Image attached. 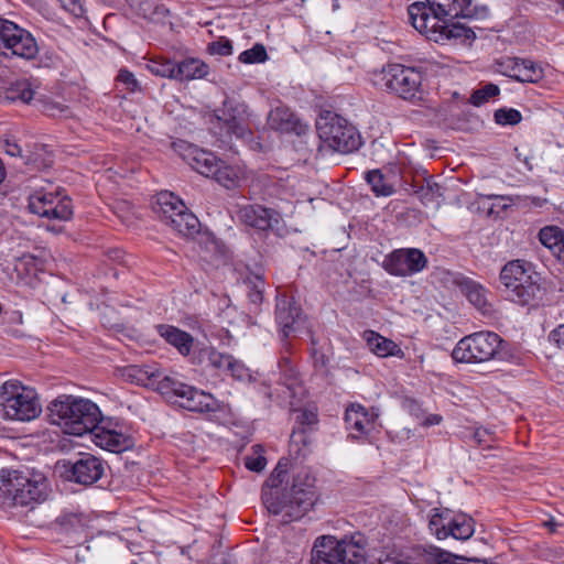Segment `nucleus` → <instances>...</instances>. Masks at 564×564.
<instances>
[{"label":"nucleus","instance_id":"nucleus-1","mask_svg":"<svg viewBox=\"0 0 564 564\" xmlns=\"http://www.w3.org/2000/svg\"><path fill=\"white\" fill-rule=\"evenodd\" d=\"M473 0H425L409 6L413 28L430 41L444 44L449 41L473 40L475 32L456 22V18L479 19L487 17L486 7L473 6Z\"/></svg>","mask_w":564,"mask_h":564},{"label":"nucleus","instance_id":"nucleus-2","mask_svg":"<svg viewBox=\"0 0 564 564\" xmlns=\"http://www.w3.org/2000/svg\"><path fill=\"white\" fill-rule=\"evenodd\" d=\"M290 459L282 457L262 487V501L270 513L285 512L290 521L301 519L315 503V478L305 469L293 476L290 489L286 482Z\"/></svg>","mask_w":564,"mask_h":564},{"label":"nucleus","instance_id":"nucleus-3","mask_svg":"<svg viewBox=\"0 0 564 564\" xmlns=\"http://www.w3.org/2000/svg\"><path fill=\"white\" fill-rule=\"evenodd\" d=\"M47 409L51 423L70 435L91 433L102 424L99 408L88 399L64 394L53 400Z\"/></svg>","mask_w":564,"mask_h":564},{"label":"nucleus","instance_id":"nucleus-4","mask_svg":"<svg viewBox=\"0 0 564 564\" xmlns=\"http://www.w3.org/2000/svg\"><path fill=\"white\" fill-rule=\"evenodd\" d=\"M47 495L48 485L43 474L0 470V506H29L46 500Z\"/></svg>","mask_w":564,"mask_h":564},{"label":"nucleus","instance_id":"nucleus-5","mask_svg":"<svg viewBox=\"0 0 564 564\" xmlns=\"http://www.w3.org/2000/svg\"><path fill=\"white\" fill-rule=\"evenodd\" d=\"M499 279L507 297L517 304L530 305L542 299L541 275L529 262H508L502 267Z\"/></svg>","mask_w":564,"mask_h":564},{"label":"nucleus","instance_id":"nucleus-6","mask_svg":"<svg viewBox=\"0 0 564 564\" xmlns=\"http://www.w3.org/2000/svg\"><path fill=\"white\" fill-rule=\"evenodd\" d=\"M356 540L323 535L318 538L312 550V564H367L365 546Z\"/></svg>","mask_w":564,"mask_h":564},{"label":"nucleus","instance_id":"nucleus-7","mask_svg":"<svg viewBox=\"0 0 564 564\" xmlns=\"http://www.w3.org/2000/svg\"><path fill=\"white\" fill-rule=\"evenodd\" d=\"M316 130L321 141L334 151L350 153L361 145V137L357 129L330 110L319 112Z\"/></svg>","mask_w":564,"mask_h":564},{"label":"nucleus","instance_id":"nucleus-8","mask_svg":"<svg viewBox=\"0 0 564 564\" xmlns=\"http://www.w3.org/2000/svg\"><path fill=\"white\" fill-rule=\"evenodd\" d=\"M0 399V411L9 420L31 421L41 411L34 390L15 380L1 386Z\"/></svg>","mask_w":564,"mask_h":564},{"label":"nucleus","instance_id":"nucleus-9","mask_svg":"<svg viewBox=\"0 0 564 564\" xmlns=\"http://www.w3.org/2000/svg\"><path fill=\"white\" fill-rule=\"evenodd\" d=\"M220 113L212 121V131L218 135L219 148L231 149V138L247 139L252 134L248 123V107L245 104L225 101Z\"/></svg>","mask_w":564,"mask_h":564},{"label":"nucleus","instance_id":"nucleus-10","mask_svg":"<svg viewBox=\"0 0 564 564\" xmlns=\"http://www.w3.org/2000/svg\"><path fill=\"white\" fill-rule=\"evenodd\" d=\"M422 74L414 67L389 64L378 74L376 84L404 100L421 98Z\"/></svg>","mask_w":564,"mask_h":564},{"label":"nucleus","instance_id":"nucleus-11","mask_svg":"<svg viewBox=\"0 0 564 564\" xmlns=\"http://www.w3.org/2000/svg\"><path fill=\"white\" fill-rule=\"evenodd\" d=\"M502 339L492 332H478L462 338L452 357L457 362H485L497 355Z\"/></svg>","mask_w":564,"mask_h":564},{"label":"nucleus","instance_id":"nucleus-12","mask_svg":"<svg viewBox=\"0 0 564 564\" xmlns=\"http://www.w3.org/2000/svg\"><path fill=\"white\" fill-rule=\"evenodd\" d=\"M56 468L64 479L79 485L90 486L102 477L105 463L91 454H83L74 462L70 459L58 462Z\"/></svg>","mask_w":564,"mask_h":564},{"label":"nucleus","instance_id":"nucleus-13","mask_svg":"<svg viewBox=\"0 0 564 564\" xmlns=\"http://www.w3.org/2000/svg\"><path fill=\"white\" fill-rule=\"evenodd\" d=\"M0 48L11 51L12 55L33 59L39 46L33 35L17 23L0 17Z\"/></svg>","mask_w":564,"mask_h":564},{"label":"nucleus","instance_id":"nucleus-14","mask_svg":"<svg viewBox=\"0 0 564 564\" xmlns=\"http://www.w3.org/2000/svg\"><path fill=\"white\" fill-rule=\"evenodd\" d=\"M29 209L32 214L48 219L66 221L73 216L72 200L59 193L36 191L29 197Z\"/></svg>","mask_w":564,"mask_h":564},{"label":"nucleus","instance_id":"nucleus-15","mask_svg":"<svg viewBox=\"0 0 564 564\" xmlns=\"http://www.w3.org/2000/svg\"><path fill=\"white\" fill-rule=\"evenodd\" d=\"M426 265V256L416 248L395 249L387 254L382 262V268L395 276L413 275L421 272Z\"/></svg>","mask_w":564,"mask_h":564},{"label":"nucleus","instance_id":"nucleus-16","mask_svg":"<svg viewBox=\"0 0 564 564\" xmlns=\"http://www.w3.org/2000/svg\"><path fill=\"white\" fill-rule=\"evenodd\" d=\"M178 234L194 241L200 249H207L214 242V237L207 230H202V224L196 215L188 210L178 197Z\"/></svg>","mask_w":564,"mask_h":564},{"label":"nucleus","instance_id":"nucleus-17","mask_svg":"<svg viewBox=\"0 0 564 564\" xmlns=\"http://www.w3.org/2000/svg\"><path fill=\"white\" fill-rule=\"evenodd\" d=\"M498 65L502 75L520 83H538L543 78L542 67L531 59L508 57Z\"/></svg>","mask_w":564,"mask_h":564},{"label":"nucleus","instance_id":"nucleus-18","mask_svg":"<svg viewBox=\"0 0 564 564\" xmlns=\"http://www.w3.org/2000/svg\"><path fill=\"white\" fill-rule=\"evenodd\" d=\"M237 216L241 223L257 230L274 229L280 221V214L259 204H249L240 207Z\"/></svg>","mask_w":564,"mask_h":564},{"label":"nucleus","instance_id":"nucleus-19","mask_svg":"<svg viewBox=\"0 0 564 564\" xmlns=\"http://www.w3.org/2000/svg\"><path fill=\"white\" fill-rule=\"evenodd\" d=\"M178 408L192 412H212L216 410V401L212 394L203 390L178 383Z\"/></svg>","mask_w":564,"mask_h":564},{"label":"nucleus","instance_id":"nucleus-20","mask_svg":"<svg viewBox=\"0 0 564 564\" xmlns=\"http://www.w3.org/2000/svg\"><path fill=\"white\" fill-rule=\"evenodd\" d=\"M301 316V307L293 297L285 294L276 296L275 321L281 327L284 338H288L295 330V324Z\"/></svg>","mask_w":564,"mask_h":564},{"label":"nucleus","instance_id":"nucleus-21","mask_svg":"<svg viewBox=\"0 0 564 564\" xmlns=\"http://www.w3.org/2000/svg\"><path fill=\"white\" fill-rule=\"evenodd\" d=\"M210 343L208 338L193 337L178 329V354L192 366H200L206 359Z\"/></svg>","mask_w":564,"mask_h":564},{"label":"nucleus","instance_id":"nucleus-22","mask_svg":"<svg viewBox=\"0 0 564 564\" xmlns=\"http://www.w3.org/2000/svg\"><path fill=\"white\" fill-rule=\"evenodd\" d=\"M268 124L271 129L301 135L305 132L306 126L285 106H278L268 115Z\"/></svg>","mask_w":564,"mask_h":564},{"label":"nucleus","instance_id":"nucleus-23","mask_svg":"<svg viewBox=\"0 0 564 564\" xmlns=\"http://www.w3.org/2000/svg\"><path fill=\"white\" fill-rule=\"evenodd\" d=\"M453 283L460 290L469 303L482 314L491 312V305L487 300V292L481 284L464 275L455 276Z\"/></svg>","mask_w":564,"mask_h":564},{"label":"nucleus","instance_id":"nucleus-24","mask_svg":"<svg viewBox=\"0 0 564 564\" xmlns=\"http://www.w3.org/2000/svg\"><path fill=\"white\" fill-rule=\"evenodd\" d=\"M183 161L194 171L199 174L209 177L213 174L215 166H217L219 159H217L212 152L197 149L187 148V153H180Z\"/></svg>","mask_w":564,"mask_h":564},{"label":"nucleus","instance_id":"nucleus-25","mask_svg":"<svg viewBox=\"0 0 564 564\" xmlns=\"http://www.w3.org/2000/svg\"><path fill=\"white\" fill-rule=\"evenodd\" d=\"M153 213L158 218L172 227H174L176 215V196L171 191H161L152 199L151 203Z\"/></svg>","mask_w":564,"mask_h":564},{"label":"nucleus","instance_id":"nucleus-26","mask_svg":"<svg viewBox=\"0 0 564 564\" xmlns=\"http://www.w3.org/2000/svg\"><path fill=\"white\" fill-rule=\"evenodd\" d=\"M317 422L318 417L315 412L308 410L301 411L296 416V426L291 434V443L304 446L311 444L310 435Z\"/></svg>","mask_w":564,"mask_h":564},{"label":"nucleus","instance_id":"nucleus-27","mask_svg":"<svg viewBox=\"0 0 564 564\" xmlns=\"http://www.w3.org/2000/svg\"><path fill=\"white\" fill-rule=\"evenodd\" d=\"M365 338L369 349L378 357L402 356L401 348L391 339L381 336L376 332H366Z\"/></svg>","mask_w":564,"mask_h":564},{"label":"nucleus","instance_id":"nucleus-28","mask_svg":"<svg viewBox=\"0 0 564 564\" xmlns=\"http://www.w3.org/2000/svg\"><path fill=\"white\" fill-rule=\"evenodd\" d=\"M475 532V521L466 513H457L451 516L448 528L446 529L447 538L466 541L473 536Z\"/></svg>","mask_w":564,"mask_h":564},{"label":"nucleus","instance_id":"nucleus-29","mask_svg":"<svg viewBox=\"0 0 564 564\" xmlns=\"http://www.w3.org/2000/svg\"><path fill=\"white\" fill-rule=\"evenodd\" d=\"M279 368L281 382L288 388L291 397H296L302 391V380L293 361L283 356L279 361Z\"/></svg>","mask_w":564,"mask_h":564},{"label":"nucleus","instance_id":"nucleus-30","mask_svg":"<svg viewBox=\"0 0 564 564\" xmlns=\"http://www.w3.org/2000/svg\"><path fill=\"white\" fill-rule=\"evenodd\" d=\"M150 387L158 391L163 399L174 404L176 402V382L172 375H163L162 371H152Z\"/></svg>","mask_w":564,"mask_h":564},{"label":"nucleus","instance_id":"nucleus-31","mask_svg":"<svg viewBox=\"0 0 564 564\" xmlns=\"http://www.w3.org/2000/svg\"><path fill=\"white\" fill-rule=\"evenodd\" d=\"M34 95L35 90L32 88L31 83L28 79H21L10 84L0 97L7 101L29 104L34 98Z\"/></svg>","mask_w":564,"mask_h":564},{"label":"nucleus","instance_id":"nucleus-32","mask_svg":"<svg viewBox=\"0 0 564 564\" xmlns=\"http://www.w3.org/2000/svg\"><path fill=\"white\" fill-rule=\"evenodd\" d=\"M452 510L445 509H433L429 521V529L437 540H444L447 538L446 529L451 520Z\"/></svg>","mask_w":564,"mask_h":564},{"label":"nucleus","instance_id":"nucleus-33","mask_svg":"<svg viewBox=\"0 0 564 564\" xmlns=\"http://www.w3.org/2000/svg\"><path fill=\"white\" fill-rule=\"evenodd\" d=\"M208 73V66L195 58H186L182 62H178V79H198L203 78Z\"/></svg>","mask_w":564,"mask_h":564},{"label":"nucleus","instance_id":"nucleus-34","mask_svg":"<svg viewBox=\"0 0 564 564\" xmlns=\"http://www.w3.org/2000/svg\"><path fill=\"white\" fill-rule=\"evenodd\" d=\"M218 184L227 189L235 188L239 183L238 173L236 170L227 165L224 161L219 160L217 166H215L213 174H210Z\"/></svg>","mask_w":564,"mask_h":564},{"label":"nucleus","instance_id":"nucleus-35","mask_svg":"<svg viewBox=\"0 0 564 564\" xmlns=\"http://www.w3.org/2000/svg\"><path fill=\"white\" fill-rule=\"evenodd\" d=\"M539 240L555 254L564 242V231L556 226H546L539 231Z\"/></svg>","mask_w":564,"mask_h":564},{"label":"nucleus","instance_id":"nucleus-36","mask_svg":"<svg viewBox=\"0 0 564 564\" xmlns=\"http://www.w3.org/2000/svg\"><path fill=\"white\" fill-rule=\"evenodd\" d=\"M93 432L96 433V437L100 440V445L105 446L107 449L111 452H120L123 449V438L122 435L108 430L106 426L101 424L98 425V429H95Z\"/></svg>","mask_w":564,"mask_h":564},{"label":"nucleus","instance_id":"nucleus-37","mask_svg":"<svg viewBox=\"0 0 564 564\" xmlns=\"http://www.w3.org/2000/svg\"><path fill=\"white\" fill-rule=\"evenodd\" d=\"M365 178L376 196H390L394 193L393 186L386 182L380 170L368 171Z\"/></svg>","mask_w":564,"mask_h":564},{"label":"nucleus","instance_id":"nucleus-38","mask_svg":"<svg viewBox=\"0 0 564 564\" xmlns=\"http://www.w3.org/2000/svg\"><path fill=\"white\" fill-rule=\"evenodd\" d=\"M147 67L156 76L173 78L176 69V63L171 58L161 56L151 58Z\"/></svg>","mask_w":564,"mask_h":564},{"label":"nucleus","instance_id":"nucleus-39","mask_svg":"<svg viewBox=\"0 0 564 564\" xmlns=\"http://www.w3.org/2000/svg\"><path fill=\"white\" fill-rule=\"evenodd\" d=\"M181 333L188 334L193 337L208 338L204 323L194 315H185L178 321Z\"/></svg>","mask_w":564,"mask_h":564},{"label":"nucleus","instance_id":"nucleus-40","mask_svg":"<svg viewBox=\"0 0 564 564\" xmlns=\"http://www.w3.org/2000/svg\"><path fill=\"white\" fill-rule=\"evenodd\" d=\"M248 288V299L252 304L259 305L263 300L265 282L260 275L248 276L245 280Z\"/></svg>","mask_w":564,"mask_h":564},{"label":"nucleus","instance_id":"nucleus-41","mask_svg":"<svg viewBox=\"0 0 564 564\" xmlns=\"http://www.w3.org/2000/svg\"><path fill=\"white\" fill-rule=\"evenodd\" d=\"M500 94L498 85L488 83L484 87L476 89L470 96V104L479 107L487 102L489 98L496 97Z\"/></svg>","mask_w":564,"mask_h":564},{"label":"nucleus","instance_id":"nucleus-42","mask_svg":"<svg viewBox=\"0 0 564 564\" xmlns=\"http://www.w3.org/2000/svg\"><path fill=\"white\" fill-rule=\"evenodd\" d=\"M375 417L362 406V411H359V419L354 429L355 433H350L352 438H360L368 434L373 429Z\"/></svg>","mask_w":564,"mask_h":564},{"label":"nucleus","instance_id":"nucleus-43","mask_svg":"<svg viewBox=\"0 0 564 564\" xmlns=\"http://www.w3.org/2000/svg\"><path fill=\"white\" fill-rule=\"evenodd\" d=\"M494 118L497 124L516 126L522 120V115L517 109L503 107L495 111Z\"/></svg>","mask_w":564,"mask_h":564},{"label":"nucleus","instance_id":"nucleus-44","mask_svg":"<svg viewBox=\"0 0 564 564\" xmlns=\"http://www.w3.org/2000/svg\"><path fill=\"white\" fill-rule=\"evenodd\" d=\"M252 452V455L245 457V465L249 470L260 473L267 465V458L263 456V447L259 444L253 445Z\"/></svg>","mask_w":564,"mask_h":564},{"label":"nucleus","instance_id":"nucleus-45","mask_svg":"<svg viewBox=\"0 0 564 564\" xmlns=\"http://www.w3.org/2000/svg\"><path fill=\"white\" fill-rule=\"evenodd\" d=\"M268 58L265 47L262 44H254L250 50L239 55V61L245 64L262 63Z\"/></svg>","mask_w":564,"mask_h":564},{"label":"nucleus","instance_id":"nucleus-46","mask_svg":"<svg viewBox=\"0 0 564 564\" xmlns=\"http://www.w3.org/2000/svg\"><path fill=\"white\" fill-rule=\"evenodd\" d=\"M206 358L208 359L209 365L213 368L226 372L228 366L230 365L232 356L220 352L209 345Z\"/></svg>","mask_w":564,"mask_h":564},{"label":"nucleus","instance_id":"nucleus-47","mask_svg":"<svg viewBox=\"0 0 564 564\" xmlns=\"http://www.w3.org/2000/svg\"><path fill=\"white\" fill-rule=\"evenodd\" d=\"M127 376L131 381L145 386H150L152 379V372L141 369L138 366L127 368Z\"/></svg>","mask_w":564,"mask_h":564},{"label":"nucleus","instance_id":"nucleus-48","mask_svg":"<svg viewBox=\"0 0 564 564\" xmlns=\"http://www.w3.org/2000/svg\"><path fill=\"white\" fill-rule=\"evenodd\" d=\"M117 82L124 85L126 89L130 93H134L140 89L139 82L134 75L126 68L119 70Z\"/></svg>","mask_w":564,"mask_h":564},{"label":"nucleus","instance_id":"nucleus-49","mask_svg":"<svg viewBox=\"0 0 564 564\" xmlns=\"http://www.w3.org/2000/svg\"><path fill=\"white\" fill-rule=\"evenodd\" d=\"M208 52L220 56L230 55L232 53L231 42L229 40L214 41L208 45Z\"/></svg>","mask_w":564,"mask_h":564},{"label":"nucleus","instance_id":"nucleus-50","mask_svg":"<svg viewBox=\"0 0 564 564\" xmlns=\"http://www.w3.org/2000/svg\"><path fill=\"white\" fill-rule=\"evenodd\" d=\"M312 345H313V347L311 349V356L313 359L314 368L317 370H326V368L329 364L328 357L324 352H322L315 348V345H316L315 339H312Z\"/></svg>","mask_w":564,"mask_h":564},{"label":"nucleus","instance_id":"nucleus-51","mask_svg":"<svg viewBox=\"0 0 564 564\" xmlns=\"http://www.w3.org/2000/svg\"><path fill=\"white\" fill-rule=\"evenodd\" d=\"M359 411H362V405L360 404H351L346 409L345 422L348 430L354 431L359 419Z\"/></svg>","mask_w":564,"mask_h":564},{"label":"nucleus","instance_id":"nucleus-52","mask_svg":"<svg viewBox=\"0 0 564 564\" xmlns=\"http://www.w3.org/2000/svg\"><path fill=\"white\" fill-rule=\"evenodd\" d=\"M156 329L161 337L165 338L169 344L176 347V328L174 326L160 324L156 326Z\"/></svg>","mask_w":564,"mask_h":564},{"label":"nucleus","instance_id":"nucleus-53","mask_svg":"<svg viewBox=\"0 0 564 564\" xmlns=\"http://www.w3.org/2000/svg\"><path fill=\"white\" fill-rule=\"evenodd\" d=\"M225 373H228L231 377L241 380L247 376V369L241 362H239L232 357L230 360V365L228 366Z\"/></svg>","mask_w":564,"mask_h":564},{"label":"nucleus","instance_id":"nucleus-54","mask_svg":"<svg viewBox=\"0 0 564 564\" xmlns=\"http://www.w3.org/2000/svg\"><path fill=\"white\" fill-rule=\"evenodd\" d=\"M64 8L68 12H70L73 15H75L76 18H80L85 13V9H84L82 0H68L64 4Z\"/></svg>","mask_w":564,"mask_h":564},{"label":"nucleus","instance_id":"nucleus-55","mask_svg":"<svg viewBox=\"0 0 564 564\" xmlns=\"http://www.w3.org/2000/svg\"><path fill=\"white\" fill-rule=\"evenodd\" d=\"M550 341L554 343L558 348L564 349V324L558 325L549 335Z\"/></svg>","mask_w":564,"mask_h":564},{"label":"nucleus","instance_id":"nucleus-56","mask_svg":"<svg viewBox=\"0 0 564 564\" xmlns=\"http://www.w3.org/2000/svg\"><path fill=\"white\" fill-rule=\"evenodd\" d=\"M21 152H22V150L17 143L7 142V153L8 154L15 156V155H21Z\"/></svg>","mask_w":564,"mask_h":564},{"label":"nucleus","instance_id":"nucleus-57","mask_svg":"<svg viewBox=\"0 0 564 564\" xmlns=\"http://www.w3.org/2000/svg\"><path fill=\"white\" fill-rule=\"evenodd\" d=\"M61 525H64L66 522L73 524L74 522H78V519L75 514H68V516H64V517H61L58 519Z\"/></svg>","mask_w":564,"mask_h":564},{"label":"nucleus","instance_id":"nucleus-58","mask_svg":"<svg viewBox=\"0 0 564 564\" xmlns=\"http://www.w3.org/2000/svg\"><path fill=\"white\" fill-rule=\"evenodd\" d=\"M555 257L564 265V242L561 249L555 250Z\"/></svg>","mask_w":564,"mask_h":564},{"label":"nucleus","instance_id":"nucleus-59","mask_svg":"<svg viewBox=\"0 0 564 564\" xmlns=\"http://www.w3.org/2000/svg\"><path fill=\"white\" fill-rule=\"evenodd\" d=\"M442 417L438 415H433L426 420L429 424H438L441 422Z\"/></svg>","mask_w":564,"mask_h":564},{"label":"nucleus","instance_id":"nucleus-60","mask_svg":"<svg viewBox=\"0 0 564 564\" xmlns=\"http://www.w3.org/2000/svg\"><path fill=\"white\" fill-rule=\"evenodd\" d=\"M550 552H554V556L552 557V560H555V558H561L562 555H563V549H555L554 551L550 550Z\"/></svg>","mask_w":564,"mask_h":564},{"label":"nucleus","instance_id":"nucleus-61","mask_svg":"<svg viewBox=\"0 0 564 564\" xmlns=\"http://www.w3.org/2000/svg\"><path fill=\"white\" fill-rule=\"evenodd\" d=\"M4 177H6V170L2 164V161L0 160V183L4 180Z\"/></svg>","mask_w":564,"mask_h":564},{"label":"nucleus","instance_id":"nucleus-62","mask_svg":"<svg viewBox=\"0 0 564 564\" xmlns=\"http://www.w3.org/2000/svg\"><path fill=\"white\" fill-rule=\"evenodd\" d=\"M427 188L431 191V192H434L435 188H438V185L436 183H427Z\"/></svg>","mask_w":564,"mask_h":564},{"label":"nucleus","instance_id":"nucleus-63","mask_svg":"<svg viewBox=\"0 0 564 564\" xmlns=\"http://www.w3.org/2000/svg\"><path fill=\"white\" fill-rule=\"evenodd\" d=\"M98 544H99V541H95V540H93V541H91V545H88V546H87V549L89 550L90 547H97V546H98Z\"/></svg>","mask_w":564,"mask_h":564},{"label":"nucleus","instance_id":"nucleus-64","mask_svg":"<svg viewBox=\"0 0 564 564\" xmlns=\"http://www.w3.org/2000/svg\"><path fill=\"white\" fill-rule=\"evenodd\" d=\"M556 3L562 10H564V0H556Z\"/></svg>","mask_w":564,"mask_h":564}]
</instances>
